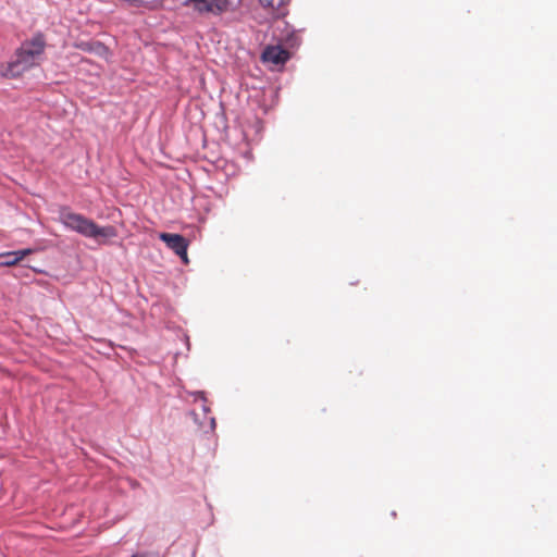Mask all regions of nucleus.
Segmentation results:
<instances>
[{
  "label": "nucleus",
  "mask_w": 557,
  "mask_h": 557,
  "mask_svg": "<svg viewBox=\"0 0 557 557\" xmlns=\"http://www.w3.org/2000/svg\"><path fill=\"white\" fill-rule=\"evenodd\" d=\"M60 220L66 228L88 238H110L116 235L113 226H99L92 220L81 213L63 210L60 213Z\"/></svg>",
  "instance_id": "nucleus-1"
},
{
  "label": "nucleus",
  "mask_w": 557,
  "mask_h": 557,
  "mask_svg": "<svg viewBox=\"0 0 557 557\" xmlns=\"http://www.w3.org/2000/svg\"><path fill=\"white\" fill-rule=\"evenodd\" d=\"M47 46L46 36L41 32H36L29 39H25L14 51V55L26 66L30 69L40 64L44 60Z\"/></svg>",
  "instance_id": "nucleus-2"
},
{
  "label": "nucleus",
  "mask_w": 557,
  "mask_h": 557,
  "mask_svg": "<svg viewBox=\"0 0 557 557\" xmlns=\"http://www.w3.org/2000/svg\"><path fill=\"white\" fill-rule=\"evenodd\" d=\"M160 238L182 259L184 263H188V242L184 236L180 234L161 233Z\"/></svg>",
  "instance_id": "nucleus-3"
},
{
  "label": "nucleus",
  "mask_w": 557,
  "mask_h": 557,
  "mask_svg": "<svg viewBox=\"0 0 557 557\" xmlns=\"http://www.w3.org/2000/svg\"><path fill=\"white\" fill-rule=\"evenodd\" d=\"M195 403H199L203 419L199 418V414L196 411H193L191 414L196 423L199 424L202 429H209L210 431H214L215 429V419L213 417H208L210 413V407L207 405V400L203 396V393H198L195 397Z\"/></svg>",
  "instance_id": "nucleus-4"
},
{
  "label": "nucleus",
  "mask_w": 557,
  "mask_h": 557,
  "mask_svg": "<svg viewBox=\"0 0 557 557\" xmlns=\"http://www.w3.org/2000/svg\"><path fill=\"white\" fill-rule=\"evenodd\" d=\"M27 71L26 66L14 54L10 61L0 64V76L7 79L18 78Z\"/></svg>",
  "instance_id": "nucleus-5"
},
{
  "label": "nucleus",
  "mask_w": 557,
  "mask_h": 557,
  "mask_svg": "<svg viewBox=\"0 0 557 557\" xmlns=\"http://www.w3.org/2000/svg\"><path fill=\"white\" fill-rule=\"evenodd\" d=\"M261 59L264 63L283 65L289 59V52L280 46H269L262 52Z\"/></svg>",
  "instance_id": "nucleus-6"
},
{
  "label": "nucleus",
  "mask_w": 557,
  "mask_h": 557,
  "mask_svg": "<svg viewBox=\"0 0 557 557\" xmlns=\"http://www.w3.org/2000/svg\"><path fill=\"white\" fill-rule=\"evenodd\" d=\"M194 4L196 11L200 13L219 14L224 10L223 0H188Z\"/></svg>",
  "instance_id": "nucleus-7"
},
{
  "label": "nucleus",
  "mask_w": 557,
  "mask_h": 557,
  "mask_svg": "<svg viewBox=\"0 0 557 557\" xmlns=\"http://www.w3.org/2000/svg\"><path fill=\"white\" fill-rule=\"evenodd\" d=\"M263 8L270 10L274 17H282L286 14V0H259Z\"/></svg>",
  "instance_id": "nucleus-8"
},
{
  "label": "nucleus",
  "mask_w": 557,
  "mask_h": 557,
  "mask_svg": "<svg viewBox=\"0 0 557 557\" xmlns=\"http://www.w3.org/2000/svg\"><path fill=\"white\" fill-rule=\"evenodd\" d=\"M81 47L84 51L92 52L99 57H107L109 51L108 47L100 41L82 42Z\"/></svg>",
  "instance_id": "nucleus-9"
},
{
  "label": "nucleus",
  "mask_w": 557,
  "mask_h": 557,
  "mask_svg": "<svg viewBox=\"0 0 557 557\" xmlns=\"http://www.w3.org/2000/svg\"><path fill=\"white\" fill-rule=\"evenodd\" d=\"M15 250L5 251L0 253V268H10L17 265L21 262Z\"/></svg>",
  "instance_id": "nucleus-10"
},
{
  "label": "nucleus",
  "mask_w": 557,
  "mask_h": 557,
  "mask_svg": "<svg viewBox=\"0 0 557 557\" xmlns=\"http://www.w3.org/2000/svg\"><path fill=\"white\" fill-rule=\"evenodd\" d=\"M15 251L17 252V255H18L17 257H20V259L22 261L25 257L36 252L37 249L28 247V248L18 249V250H15Z\"/></svg>",
  "instance_id": "nucleus-11"
},
{
  "label": "nucleus",
  "mask_w": 557,
  "mask_h": 557,
  "mask_svg": "<svg viewBox=\"0 0 557 557\" xmlns=\"http://www.w3.org/2000/svg\"><path fill=\"white\" fill-rule=\"evenodd\" d=\"M141 557H163L159 552H146Z\"/></svg>",
  "instance_id": "nucleus-12"
},
{
  "label": "nucleus",
  "mask_w": 557,
  "mask_h": 557,
  "mask_svg": "<svg viewBox=\"0 0 557 557\" xmlns=\"http://www.w3.org/2000/svg\"><path fill=\"white\" fill-rule=\"evenodd\" d=\"M132 557H139V553L133 554Z\"/></svg>",
  "instance_id": "nucleus-13"
}]
</instances>
